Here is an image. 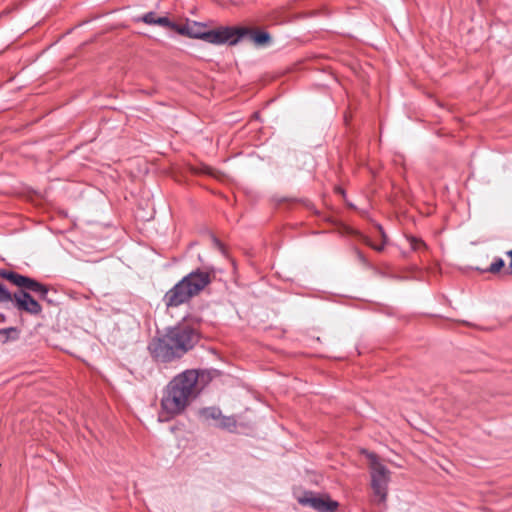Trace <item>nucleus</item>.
I'll list each match as a JSON object with an SVG mask.
<instances>
[{"label":"nucleus","instance_id":"obj_1","mask_svg":"<svg viewBox=\"0 0 512 512\" xmlns=\"http://www.w3.org/2000/svg\"><path fill=\"white\" fill-rule=\"evenodd\" d=\"M198 393V374L195 370H186L175 376L163 390L160 420L168 421L183 413L196 399Z\"/></svg>","mask_w":512,"mask_h":512},{"label":"nucleus","instance_id":"obj_2","mask_svg":"<svg viewBox=\"0 0 512 512\" xmlns=\"http://www.w3.org/2000/svg\"><path fill=\"white\" fill-rule=\"evenodd\" d=\"M199 340L197 330L188 324H180L167 330L162 337L149 344L152 356L162 362L180 358L191 350Z\"/></svg>","mask_w":512,"mask_h":512},{"label":"nucleus","instance_id":"obj_3","mask_svg":"<svg viewBox=\"0 0 512 512\" xmlns=\"http://www.w3.org/2000/svg\"><path fill=\"white\" fill-rule=\"evenodd\" d=\"M173 30L180 35L204 40L208 43L221 45H235L241 40L243 34L247 31L244 28L220 27L214 30H206V25L199 22H188L185 25H177Z\"/></svg>","mask_w":512,"mask_h":512},{"label":"nucleus","instance_id":"obj_4","mask_svg":"<svg viewBox=\"0 0 512 512\" xmlns=\"http://www.w3.org/2000/svg\"><path fill=\"white\" fill-rule=\"evenodd\" d=\"M211 279L212 275L207 271L196 270L189 273L165 294V304L168 307H177L189 301L210 284Z\"/></svg>","mask_w":512,"mask_h":512},{"label":"nucleus","instance_id":"obj_5","mask_svg":"<svg viewBox=\"0 0 512 512\" xmlns=\"http://www.w3.org/2000/svg\"><path fill=\"white\" fill-rule=\"evenodd\" d=\"M364 453L368 459V467L371 478L370 485L374 497L378 503H383L387 499L391 472L375 454L366 451H364Z\"/></svg>","mask_w":512,"mask_h":512},{"label":"nucleus","instance_id":"obj_6","mask_svg":"<svg viewBox=\"0 0 512 512\" xmlns=\"http://www.w3.org/2000/svg\"><path fill=\"white\" fill-rule=\"evenodd\" d=\"M1 276L7 280H9L14 285L25 288L27 290L33 291L40 296L45 297L48 289L43 284L35 281L34 279H31L29 277L10 272V271H4L1 273Z\"/></svg>","mask_w":512,"mask_h":512},{"label":"nucleus","instance_id":"obj_7","mask_svg":"<svg viewBox=\"0 0 512 512\" xmlns=\"http://www.w3.org/2000/svg\"><path fill=\"white\" fill-rule=\"evenodd\" d=\"M299 503L309 506L319 512H332L338 507V503L330 500L328 497L320 496L312 492L305 493L299 498Z\"/></svg>","mask_w":512,"mask_h":512},{"label":"nucleus","instance_id":"obj_8","mask_svg":"<svg viewBox=\"0 0 512 512\" xmlns=\"http://www.w3.org/2000/svg\"><path fill=\"white\" fill-rule=\"evenodd\" d=\"M16 307L32 315L41 313V305L25 291H19L13 296Z\"/></svg>","mask_w":512,"mask_h":512},{"label":"nucleus","instance_id":"obj_9","mask_svg":"<svg viewBox=\"0 0 512 512\" xmlns=\"http://www.w3.org/2000/svg\"><path fill=\"white\" fill-rule=\"evenodd\" d=\"M137 21H142L148 25H158L171 30H173V27H176V24L171 22L167 17H158L155 12H148L138 18Z\"/></svg>","mask_w":512,"mask_h":512},{"label":"nucleus","instance_id":"obj_10","mask_svg":"<svg viewBox=\"0 0 512 512\" xmlns=\"http://www.w3.org/2000/svg\"><path fill=\"white\" fill-rule=\"evenodd\" d=\"M245 29V27H243ZM246 32L243 34L241 39L245 36H248L251 41H253L256 45L264 46L269 43L270 35L267 32H255L248 28H246Z\"/></svg>","mask_w":512,"mask_h":512},{"label":"nucleus","instance_id":"obj_11","mask_svg":"<svg viewBox=\"0 0 512 512\" xmlns=\"http://www.w3.org/2000/svg\"><path fill=\"white\" fill-rule=\"evenodd\" d=\"M20 331L16 327L0 329V342L5 344L9 341H15L19 338Z\"/></svg>","mask_w":512,"mask_h":512},{"label":"nucleus","instance_id":"obj_12","mask_svg":"<svg viewBox=\"0 0 512 512\" xmlns=\"http://www.w3.org/2000/svg\"><path fill=\"white\" fill-rule=\"evenodd\" d=\"M221 415V410L216 407H207L200 410V416L206 421L215 420L218 423Z\"/></svg>","mask_w":512,"mask_h":512},{"label":"nucleus","instance_id":"obj_13","mask_svg":"<svg viewBox=\"0 0 512 512\" xmlns=\"http://www.w3.org/2000/svg\"><path fill=\"white\" fill-rule=\"evenodd\" d=\"M216 425L219 428L231 430L236 427V419L231 416L221 415V418Z\"/></svg>","mask_w":512,"mask_h":512},{"label":"nucleus","instance_id":"obj_14","mask_svg":"<svg viewBox=\"0 0 512 512\" xmlns=\"http://www.w3.org/2000/svg\"><path fill=\"white\" fill-rule=\"evenodd\" d=\"M407 240H408L411 248L415 251H420V250L426 248V244L423 242L422 239L416 238L414 236H409V237H407Z\"/></svg>","mask_w":512,"mask_h":512},{"label":"nucleus","instance_id":"obj_15","mask_svg":"<svg viewBox=\"0 0 512 512\" xmlns=\"http://www.w3.org/2000/svg\"><path fill=\"white\" fill-rule=\"evenodd\" d=\"M504 266V261L501 258L496 259L489 267L491 273H497Z\"/></svg>","mask_w":512,"mask_h":512},{"label":"nucleus","instance_id":"obj_16","mask_svg":"<svg viewBox=\"0 0 512 512\" xmlns=\"http://www.w3.org/2000/svg\"><path fill=\"white\" fill-rule=\"evenodd\" d=\"M0 299L3 301H9L12 299L11 294L2 283H0Z\"/></svg>","mask_w":512,"mask_h":512},{"label":"nucleus","instance_id":"obj_17","mask_svg":"<svg viewBox=\"0 0 512 512\" xmlns=\"http://www.w3.org/2000/svg\"><path fill=\"white\" fill-rule=\"evenodd\" d=\"M367 244H369L372 248H374L377 251H381L384 248V243L377 245V244L371 243L370 241H367Z\"/></svg>","mask_w":512,"mask_h":512},{"label":"nucleus","instance_id":"obj_18","mask_svg":"<svg viewBox=\"0 0 512 512\" xmlns=\"http://www.w3.org/2000/svg\"><path fill=\"white\" fill-rule=\"evenodd\" d=\"M508 255L511 257V260L509 263V268L511 269V272H512V250L508 252Z\"/></svg>","mask_w":512,"mask_h":512},{"label":"nucleus","instance_id":"obj_19","mask_svg":"<svg viewBox=\"0 0 512 512\" xmlns=\"http://www.w3.org/2000/svg\"><path fill=\"white\" fill-rule=\"evenodd\" d=\"M379 232L382 234V236L384 237V234H383V230L381 228H379Z\"/></svg>","mask_w":512,"mask_h":512}]
</instances>
